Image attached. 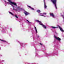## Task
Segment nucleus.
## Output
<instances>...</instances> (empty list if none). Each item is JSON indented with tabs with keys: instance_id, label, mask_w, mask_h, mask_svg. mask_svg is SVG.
<instances>
[{
	"instance_id": "nucleus-1",
	"label": "nucleus",
	"mask_w": 64,
	"mask_h": 64,
	"mask_svg": "<svg viewBox=\"0 0 64 64\" xmlns=\"http://www.w3.org/2000/svg\"><path fill=\"white\" fill-rule=\"evenodd\" d=\"M8 0L9 2H8V4H10L12 6L13 8V10H15L16 11H19L21 9L20 7L19 6H17V4L15 2H12L11 0Z\"/></svg>"
},
{
	"instance_id": "nucleus-2",
	"label": "nucleus",
	"mask_w": 64,
	"mask_h": 64,
	"mask_svg": "<svg viewBox=\"0 0 64 64\" xmlns=\"http://www.w3.org/2000/svg\"><path fill=\"white\" fill-rule=\"evenodd\" d=\"M36 21L37 22H38L39 23V24L41 25H42V27H44V29H46V26H44V25L42 24V23L41 21H39L38 20H36Z\"/></svg>"
},
{
	"instance_id": "nucleus-3",
	"label": "nucleus",
	"mask_w": 64,
	"mask_h": 64,
	"mask_svg": "<svg viewBox=\"0 0 64 64\" xmlns=\"http://www.w3.org/2000/svg\"><path fill=\"white\" fill-rule=\"evenodd\" d=\"M51 2L53 3L55 5V8H56V9H57V6H56V1L57 0H50Z\"/></svg>"
},
{
	"instance_id": "nucleus-4",
	"label": "nucleus",
	"mask_w": 64,
	"mask_h": 64,
	"mask_svg": "<svg viewBox=\"0 0 64 64\" xmlns=\"http://www.w3.org/2000/svg\"><path fill=\"white\" fill-rule=\"evenodd\" d=\"M46 13H44L43 14L40 13L39 14V15L40 16H43L44 17H46Z\"/></svg>"
},
{
	"instance_id": "nucleus-5",
	"label": "nucleus",
	"mask_w": 64,
	"mask_h": 64,
	"mask_svg": "<svg viewBox=\"0 0 64 64\" xmlns=\"http://www.w3.org/2000/svg\"><path fill=\"white\" fill-rule=\"evenodd\" d=\"M54 38H55L56 39V40H58V41H59V42H60V41H61V38H59L58 37H57L56 36H54Z\"/></svg>"
},
{
	"instance_id": "nucleus-6",
	"label": "nucleus",
	"mask_w": 64,
	"mask_h": 64,
	"mask_svg": "<svg viewBox=\"0 0 64 64\" xmlns=\"http://www.w3.org/2000/svg\"><path fill=\"white\" fill-rule=\"evenodd\" d=\"M50 16H52V17H53V18H55V16H54V14H53V13H50Z\"/></svg>"
},
{
	"instance_id": "nucleus-7",
	"label": "nucleus",
	"mask_w": 64,
	"mask_h": 64,
	"mask_svg": "<svg viewBox=\"0 0 64 64\" xmlns=\"http://www.w3.org/2000/svg\"><path fill=\"white\" fill-rule=\"evenodd\" d=\"M58 27H59L60 29L61 32H64V30L62 29V28L60 26H59L58 25Z\"/></svg>"
},
{
	"instance_id": "nucleus-8",
	"label": "nucleus",
	"mask_w": 64,
	"mask_h": 64,
	"mask_svg": "<svg viewBox=\"0 0 64 64\" xmlns=\"http://www.w3.org/2000/svg\"><path fill=\"white\" fill-rule=\"evenodd\" d=\"M24 14H25L26 16H27V15H29V14H30L29 13L27 12L26 11H24Z\"/></svg>"
},
{
	"instance_id": "nucleus-9",
	"label": "nucleus",
	"mask_w": 64,
	"mask_h": 64,
	"mask_svg": "<svg viewBox=\"0 0 64 64\" xmlns=\"http://www.w3.org/2000/svg\"><path fill=\"white\" fill-rule=\"evenodd\" d=\"M45 0H44V8L45 9H46L47 8V6L46 5V4H45Z\"/></svg>"
},
{
	"instance_id": "nucleus-10",
	"label": "nucleus",
	"mask_w": 64,
	"mask_h": 64,
	"mask_svg": "<svg viewBox=\"0 0 64 64\" xmlns=\"http://www.w3.org/2000/svg\"><path fill=\"white\" fill-rule=\"evenodd\" d=\"M2 32H3V33H5V28H3Z\"/></svg>"
},
{
	"instance_id": "nucleus-11",
	"label": "nucleus",
	"mask_w": 64,
	"mask_h": 64,
	"mask_svg": "<svg viewBox=\"0 0 64 64\" xmlns=\"http://www.w3.org/2000/svg\"><path fill=\"white\" fill-rule=\"evenodd\" d=\"M34 28H35V31L36 32V33H37L38 32H37V29H36V28L35 26H34Z\"/></svg>"
},
{
	"instance_id": "nucleus-12",
	"label": "nucleus",
	"mask_w": 64,
	"mask_h": 64,
	"mask_svg": "<svg viewBox=\"0 0 64 64\" xmlns=\"http://www.w3.org/2000/svg\"><path fill=\"white\" fill-rule=\"evenodd\" d=\"M29 8H31L32 10H34V9L33 8H32L31 6H27Z\"/></svg>"
},
{
	"instance_id": "nucleus-13",
	"label": "nucleus",
	"mask_w": 64,
	"mask_h": 64,
	"mask_svg": "<svg viewBox=\"0 0 64 64\" xmlns=\"http://www.w3.org/2000/svg\"><path fill=\"white\" fill-rule=\"evenodd\" d=\"M0 41H2V42H7L5 40H0Z\"/></svg>"
},
{
	"instance_id": "nucleus-14",
	"label": "nucleus",
	"mask_w": 64,
	"mask_h": 64,
	"mask_svg": "<svg viewBox=\"0 0 64 64\" xmlns=\"http://www.w3.org/2000/svg\"><path fill=\"white\" fill-rule=\"evenodd\" d=\"M51 28H52V29H56V28H58V27H54V26H52Z\"/></svg>"
},
{
	"instance_id": "nucleus-15",
	"label": "nucleus",
	"mask_w": 64,
	"mask_h": 64,
	"mask_svg": "<svg viewBox=\"0 0 64 64\" xmlns=\"http://www.w3.org/2000/svg\"><path fill=\"white\" fill-rule=\"evenodd\" d=\"M9 13H10V14H11L12 15H13H13H14V14H13V13H12L11 12H9Z\"/></svg>"
},
{
	"instance_id": "nucleus-16",
	"label": "nucleus",
	"mask_w": 64,
	"mask_h": 64,
	"mask_svg": "<svg viewBox=\"0 0 64 64\" xmlns=\"http://www.w3.org/2000/svg\"><path fill=\"white\" fill-rule=\"evenodd\" d=\"M26 20L27 21V22L29 24L30 23H31V22H30L28 21V20Z\"/></svg>"
},
{
	"instance_id": "nucleus-17",
	"label": "nucleus",
	"mask_w": 64,
	"mask_h": 64,
	"mask_svg": "<svg viewBox=\"0 0 64 64\" xmlns=\"http://www.w3.org/2000/svg\"><path fill=\"white\" fill-rule=\"evenodd\" d=\"M37 12H38V13H40V12L41 11H40V10H37Z\"/></svg>"
},
{
	"instance_id": "nucleus-18",
	"label": "nucleus",
	"mask_w": 64,
	"mask_h": 64,
	"mask_svg": "<svg viewBox=\"0 0 64 64\" xmlns=\"http://www.w3.org/2000/svg\"><path fill=\"white\" fill-rule=\"evenodd\" d=\"M16 18H18V16H17V15H15L14 16Z\"/></svg>"
},
{
	"instance_id": "nucleus-19",
	"label": "nucleus",
	"mask_w": 64,
	"mask_h": 64,
	"mask_svg": "<svg viewBox=\"0 0 64 64\" xmlns=\"http://www.w3.org/2000/svg\"><path fill=\"white\" fill-rule=\"evenodd\" d=\"M37 37H38V38L39 37V35H37Z\"/></svg>"
},
{
	"instance_id": "nucleus-20",
	"label": "nucleus",
	"mask_w": 64,
	"mask_h": 64,
	"mask_svg": "<svg viewBox=\"0 0 64 64\" xmlns=\"http://www.w3.org/2000/svg\"><path fill=\"white\" fill-rule=\"evenodd\" d=\"M40 45H41L42 46V45H43V44H41V43H40Z\"/></svg>"
},
{
	"instance_id": "nucleus-21",
	"label": "nucleus",
	"mask_w": 64,
	"mask_h": 64,
	"mask_svg": "<svg viewBox=\"0 0 64 64\" xmlns=\"http://www.w3.org/2000/svg\"><path fill=\"white\" fill-rule=\"evenodd\" d=\"M1 61H2V62H4V60H1Z\"/></svg>"
},
{
	"instance_id": "nucleus-22",
	"label": "nucleus",
	"mask_w": 64,
	"mask_h": 64,
	"mask_svg": "<svg viewBox=\"0 0 64 64\" xmlns=\"http://www.w3.org/2000/svg\"><path fill=\"white\" fill-rule=\"evenodd\" d=\"M4 2H5V3H6V1L5 0H4Z\"/></svg>"
},
{
	"instance_id": "nucleus-23",
	"label": "nucleus",
	"mask_w": 64,
	"mask_h": 64,
	"mask_svg": "<svg viewBox=\"0 0 64 64\" xmlns=\"http://www.w3.org/2000/svg\"><path fill=\"white\" fill-rule=\"evenodd\" d=\"M12 29H10V30H11V31H12Z\"/></svg>"
},
{
	"instance_id": "nucleus-24",
	"label": "nucleus",
	"mask_w": 64,
	"mask_h": 64,
	"mask_svg": "<svg viewBox=\"0 0 64 64\" xmlns=\"http://www.w3.org/2000/svg\"><path fill=\"white\" fill-rule=\"evenodd\" d=\"M1 49V48H0V50Z\"/></svg>"
},
{
	"instance_id": "nucleus-25",
	"label": "nucleus",
	"mask_w": 64,
	"mask_h": 64,
	"mask_svg": "<svg viewBox=\"0 0 64 64\" xmlns=\"http://www.w3.org/2000/svg\"><path fill=\"white\" fill-rule=\"evenodd\" d=\"M20 45H21V44Z\"/></svg>"
}]
</instances>
